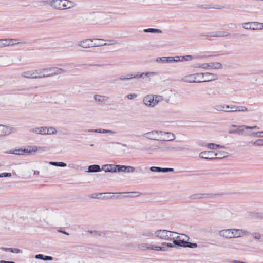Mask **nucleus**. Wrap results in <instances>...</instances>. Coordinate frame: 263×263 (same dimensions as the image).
Returning <instances> with one entry per match:
<instances>
[{"label": "nucleus", "mask_w": 263, "mask_h": 263, "mask_svg": "<svg viewBox=\"0 0 263 263\" xmlns=\"http://www.w3.org/2000/svg\"><path fill=\"white\" fill-rule=\"evenodd\" d=\"M47 149L46 147H37L36 146H29L27 147V148L23 149L19 148L16 149L13 151H10V152H8L7 153L13 154L15 155H22L24 153H31L32 152H35L37 151H45Z\"/></svg>", "instance_id": "obj_3"}, {"label": "nucleus", "mask_w": 263, "mask_h": 263, "mask_svg": "<svg viewBox=\"0 0 263 263\" xmlns=\"http://www.w3.org/2000/svg\"><path fill=\"white\" fill-rule=\"evenodd\" d=\"M228 107V105L226 104H217L214 107V109L219 112H229L228 110L225 109V108Z\"/></svg>", "instance_id": "obj_23"}, {"label": "nucleus", "mask_w": 263, "mask_h": 263, "mask_svg": "<svg viewBox=\"0 0 263 263\" xmlns=\"http://www.w3.org/2000/svg\"><path fill=\"white\" fill-rule=\"evenodd\" d=\"M201 76L199 73L189 74L184 76L181 79V81L185 83H202L200 80H197V77Z\"/></svg>", "instance_id": "obj_8"}, {"label": "nucleus", "mask_w": 263, "mask_h": 263, "mask_svg": "<svg viewBox=\"0 0 263 263\" xmlns=\"http://www.w3.org/2000/svg\"><path fill=\"white\" fill-rule=\"evenodd\" d=\"M50 4L53 8L57 10L70 9L75 6V4L69 0H52Z\"/></svg>", "instance_id": "obj_2"}, {"label": "nucleus", "mask_w": 263, "mask_h": 263, "mask_svg": "<svg viewBox=\"0 0 263 263\" xmlns=\"http://www.w3.org/2000/svg\"><path fill=\"white\" fill-rule=\"evenodd\" d=\"M125 165H117V166H116L117 167V172H125Z\"/></svg>", "instance_id": "obj_52"}, {"label": "nucleus", "mask_w": 263, "mask_h": 263, "mask_svg": "<svg viewBox=\"0 0 263 263\" xmlns=\"http://www.w3.org/2000/svg\"><path fill=\"white\" fill-rule=\"evenodd\" d=\"M157 73L155 72H142L141 73H138L136 74V76H137V78H144V77H150V76H154L156 75Z\"/></svg>", "instance_id": "obj_29"}, {"label": "nucleus", "mask_w": 263, "mask_h": 263, "mask_svg": "<svg viewBox=\"0 0 263 263\" xmlns=\"http://www.w3.org/2000/svg\"><path fill=\"white\" fill-rule=\"evenodd\" d=\"M184 248H195L197 247V244L196 243L190 242H188V241H187V242L185 244V246H184Z\"/></svg>", "instance_id": "obj_44"}, {"label": "nucleus", "mask_w": 263, "mask_h": 263, "mask_svg": "<svg viewBox=\"0 0 263 263\" xmlns=\"http://www.w3.org/2000/svg\"><path fill=\"white\" fill-rule=\"evenodd\" d=\"M46 127H38L31 128L30 132L36 134L45 135Z\"/></svg>", "instance_id": "obj_21"}, {"label": "nucleus", "mask_w": 263, "mask_h": 263, "mask_svg": "<svg viewBox=\"0 0 263 263\" xmlns=\"http://www.w3.org/2000/svg\"><path fill=\"white\" fill-rule=\"evenodd\" d=\"M7 47L10 46H14L18 44H26L27 42L25 41H21L16 39H7Z\"/></svg>", "instance_id": "obj_17"}, {"label": "nucleus", "mask_w": 263, "mask_h": 263, "mask_svg": "<svg viewBox=\"0 0 263 263\" xmlns=\"http://www.w3.org/2000/svg\"><path fill=\"white\" fill-rule=\"evenodd\" d=\"M199 157L200 158L213 160L215 159V153L213 151H203L199 153Z\"/></svg>", "instance_id": "obj_14"}, {"label": "nucleus", "mask_w": 263, "mask_h": 263, "mask_svg": "<svg viewBox=\"0 0 263 263\" xmlns=\"http://www.w3.org/2000/svg\"><path fill=\"white\" fill-rule=\"evenodd\" d=\"M253 135L258 137H263V132H253Z\"/></svg>", "instance_id": "obj_55"}, {"label": "nucleus", "mask_w": 263, "mask_h": 263, "mask_svg": "<svg viewBox=\"0 0 263 263\" xmlns=\"http://www.w3.org/2000/svg\"><path fill=\"white\" fill-rule=\"evenodd\" d=\"M137 97V95L136 93H130L127 96V98L129 100H132Z\"/></svg>", "instance_id": "obj_56"}, {"label": "nucleus", "mask_w": 263, "mask_h": 263, "mask_svg": "<svg viewBox=\"0 0 263 263\" xmlns=\"http://www.w3.org/2000/svg\"><path fill=\"white\" fill-rule=\"evenodd\" d=\"M102 133H109V134H116V132H115V131H112V130H107V129H102Z\"/></svg>", "instance_id": "obj_59"}, {"label": "nucleus", "mask_w": 263, "mask_h": 263, "mask_svg": "<svg viewBox=\"0 0 263 263\" xmlns=\"http://www.w3.org/2000/svg\"><path fill=\"white\" fill-rule=\"evenodd\" d=\"M106 41L107 43L103 44H99L100 46H109L115 45L117 43V41L115 40H107Z\"/></svg>", "instance_id": "obj_40"}, {"label": "nucleus", "mask_w": 263, "mask_h": 263, "mask_svg": "<svg viewBox=\"0 0 263 263\" xmlns=\"http://www.w3.org/2000/svg\"><path fill=\"white\" fill-rule=\"evenodd\" d=\"M209 194H195L190 196V198L193 200L200 199L204 198H208L209 197Z\"/></svg>", "instance_id": "obj_27"}, {"label": "nucleus", "mask_w": 263, "mask_h": 263, "mask_svg": "<svg viewBox=\"0 0 263 263\" xmlns=\"http://www.w3.org/2000/svg\"><path fill=\"white\" fill-rule=\"evenodd\" d=\"M49 164L53 166H60V167H65L66 166L67 164L62 162H52L51 161L49 162Z\"/></svg>", "instance_id": "obj_37"}, {"label": "nucleus", "mask_w": 263, "mask_h": 263, "mask_svg": "<svg viewBox=\"0 0 263 263\" xmlns=\"http://www.w3.org/2000/svg\"><path fill=\"white\" fill-rule=\"evenodd\" d=\"M215 159H220L226 157L228 156V153L224 151H219L217 153H215Z\"/></svg>", "instance_id": "obj_32"}, {"label": "nucleus", "mask_w": 263, "mask_h": 263, "mask_svg": "<svg viewBox=\"0 0 263 263\" xmlns=\"http://www.w3.org/2000/svg\"><path fill=\"white\" fill-rule=\"evenodd\" d=\"M159 140L164 141H172L175 139V136L171 132H161Z\"/></svg>", "instance_id": "obj_11"}, {"label": "nucleus", "mask_w": 263, "mask_h": 263, "mask_svg": "<svg viewBox=\"0 0 263 263\" xmlns=\"http://www.w3.org/2000/svg\"><path fill=\"white\" fill-rule=\"evenodd\" d=\"M11 252L13 253H19L21 251L17 248H12Z\"/></svg>", "instance_id": "obj_61"}, {"label": "nucleus", "mask_w": 263, "mask_h": 263, "mask_svg": "<svg viewBox=\"0 0 263 263\" xmlns=\"http://www.w3.org/2000/svg\"><path fill=\"white\" fill-rule=\"evenodd\" d=\"M21 76L24 78L32 79V70L22 72Z\"/></svg>", "instance_id": "obj_34"}, {"label": "nucleus", "mask_w": 263, "mask_h": 263, "mask_svg": "<svg viewBox=\"0 0 263 263\" xmlns=\"http://www.w3.org/2000/svg\"><path fill=\"white\" fill-rule=\"evenodd\" d=\"M229 134H238L239 135H243L244 134V130L243 129H237L236 130H232L230 129L229 130Z\"/></svg>", "instance_id": "obj_43"}, {"label": "nucleus", "mask_w": 263, "mask_h": 263, "mask_svg": "<svg viewBox=\"0 0 263 263\" xmlns=\"http://www.w3.org/2000/svg\"><path fill=\"white\" fill-rule=\"evenodd\" d=\"M53 259V258L51 256H44V260H49V261H50V260H52Z\"/></svg>", "instance_id": "obj_63"}, {"label": "nucleus", "mask_w": 263, "mask_h": 263, "mask_svg": "<svg viewBox=\"0 0 263 263\" xmlns=\"http://www.w3.org/2000/svg\"><path fill=\"white\" fill-rule=\"evenodd\" d=\"M102 169L100 166L97 164L91 165L88 166V172L96 173L101 171Z\"/></svg>", "instance_id": "obj_26"}, {"label": "nucleus", "mask_w": 263, "mask_h": 263, "mask_svg": "<svg viewBox=\"0 0 263 263\" xmlns=\"http://www.w3.org/2000/svg\"><path fill=\"white\" fill-rule=\"evenodd\" d=\"M126 78H129V80H130L133 78H137V76L133 74H128L126 76Z\"/></svg>", "instance_id": "obj_62"}, {"label": "nucleus", "mask_w": 263, "mask_h": 263, "mask_svg": "<svg viewBox=\"0 0 263 263\" xmlns=\"http://www.w3.org/2000/svg\"><path fill=\"white\" fill-rule=\"evenodd\" d=\"M154 101L156 103V105L158 104L159 102L164 100V97L162 96L154 95Z\"/></svg>", "instance_id": "obj_41"}, {"label": "nucleus", "mask_w": 263, "mask_h": 263, "mask_svg": "<svg viewBox=\"0 0 263 263\" xmlns=\"http://www.w3.org/2000/svg\"><path fill=\"white\" fill-rule=\"evenodd\" d=\"M232 238L240 237L243 234V231L240 229H231Z\"/></svg>", "instance_id": "obj_24"}, {"label": "nucleus", "mask_w": 263, "mask_h": 263, "mask_svg": "<svg viewBox=\"0 0 263 263\" xmlns=\"http://www.w3.org/2000/svg\"><path fill=\"white\" fill-rule=\"evenodd\" d=\"M175 238L173 239V243L178 247H184L185 244L190 239L189 237L185 234H180V235H175Z\"/></svg>", "instance_id": "obj_6"}, {"label": "nucleus", "mask_w": 263, "mask_h": 263, "mask_svg": "<svg viewBox=\"0 0 263 263\" xmlns=\"http://www.w3.org/2000/svg\"><path fill=\"white\" fill-rule=\"evenodd\" d=\"M174 170L172 168H161V172H174Z\"/></svg>", "instance_id": "obj_54"}, {"label": "nucleus", "mask_w": 263, "mask_h": 263, "mask_svg": "<svg viewBox=\"0 0 263 263\" xmlns=\"http://www.w3.org/2000/svg\"><path fill=\"white\" fill-rule=\"evenodd\" d=\"M137 247L142 251H145L147 250H151V245L147 243H139L137 245Z\"/></svg>", "instance_id": "obj_30"}, {"label": "nucleus", "mask_w": 263, "mask_h": 263, "mask_svg": "<svg viewBox=\"0 0 263 263\" xmlns=\"http://www.w3.org/2000/svg\"><path fill=\"white\" fill-rule=\"evenodd\" d=\"M254 239H259L260 238V235L259 233H255L253 235Z\"/></svg>", "instance_id": "obj_64"}, {"label": "nucleus", "mask_w": 263, "mask_h": 263, "mask_svg": "<svg viewBox=\"0 0 263 263\" xmlns=\"http://www.w3.org/2000/svg\"><path fill=\"white\" fill-rule=\"evenodd\" d=\"M193 59V57L191 55L181 56V61H191Z\"/></svg>", "instance_id": "obj_49"}, {"label": "nucleus", "mask_w": 263, "mask_h": 263, "mask_svg": "<svg viewBox=\"0 0 263 263\" xmlns=\"http://www.w3.org/2000/svg\"><path fill=\"white\" fill-rule=\"evenodd\" d=\"M206 147L210 149H216L217 148H226V147L223 145H220L214 143H209L207 144Z\"/></svg>", "instance_id": "obj_31"}, {"label": "nucleus", "mask_w": 263, "mask_h": 263, "mask_svg": "<svg viewBox=\"0 0 263 263\" xmlns=\"http://www.w3.org/2000/svg\"><path fill=\"white\" fill-rule=\"evenodd\" d=\"M211 37H223L230 36L233 39H236L238 36H243L245 35L239 33H230L226 31H216L211 32Z\"/></svg>", "instance_id": "obj_5"}, {"label": "nucleus", "mask_w": 263, "mask_h": 263, "mask_svg": "<svg viewBox=\"0 0 263 263\" xmlns=\"http://www.w3.org/2000/svg\"><path fill=\"white\" fill-rule=\"evenodd\" d=\"M162 131H157L154 130L152 132H148L144 135L146 136V138L152 140H159L160 134Z\"/></svg>", "instance_id": "obj_16"}, {"label": "nucleus", "mask_w": 263, "mask_h": 263, "mask_svg": "<svg viewBox=\"0 0 263 263\" xmlns=\"http://www.w3.org/2000/svg\"><path fill=\"white\" fill-rule=\"evenodd\" d=\"M199 77L204 78V80H200L202 82H209L218 79V76L215 73L210 72L199 73Z\"/></svg>", "instance_id": "obj_10"}, {"label": "nucleus", "mask_w": 263, "mask_h": 263, "mask_svg": "<svg viewBox=\"0 0 263 263\" xmlns=\"http://www.w3.org/2000/svg\"><path fill=\"white\" fill-rule=\"evenodd\" d=\"M227 108H230L229 110V112H233L238 111V106H235L233 105H228Z\"/></svg>", "instance_id": "obj_42"}, {"label": "nucleus", "mask_w": 263, "mask_h": 263, "mask_svg": "<svg viewBox=\"0 0 263 263\" xmlns=\"http://www.w3.org/2000/svg\"><path fill=\"white\" fill-rule=\"evenodd\" d=\"M111 167L110 168V172H117V167L116 166H117V165H114V164H111Z\"/></svg>", "instance_id": "obj_60"}, {"label": "nucleus", "mask_w": 263, "mask_h": 263, "mask_svg": "<svg viewBox=\"0 0 263 263\" xmlns=\"http://www.w3.org/2000/svg\"><path fill=\"white\" fill-rule=\"evenodd\" d=\"M154 234L156 237L159 239L166 240H173V239L175 238V235H177L178 233L166 230H159L156 231Z\"/></svg>", "instance_id": "obj_4"}, {"label": "nucleus", "mask_w": 263, "mask_h": 263, "mask_svg": "<svg viewBox=\"0 0 263 263\" xmlns=\"http://www.w3.org/2000/svg\"><path fill=\"white\" fill-rule=\"evenodd\" d=\"M219 235L220 237H223L226 239L232 238V233L230 229H224L219 231Z\"/></svg>", "instance_id": "obj_18"}, {"label": "nucleus", "mask_w": 263, "mask_h": 263, "mask_svg": "<svg viewBox=\"0 0 263 263\" xmlns=\"http://www.w3.org/2000/svg\"><path fill=\"white\" fill-rule=\"evenodd\" d=\"M172 59H173V57H159V58H157L156 59V61L157 62H160V63H172Z\"/></svg>", "instance_id": "obj_25"}, {"label": "nucleus", "mask_w": 263, "mask_h": 263, "mask_svg": "<svg viewBox=\"0 0 263 263\" xmlns=\"http://www.w3.org/2000/svg\"><path fill=\"white\" fill-rule=\"evenodd\" d=\"M40 78L51 77L54 76L65 73L66 71L57 67H50L39 69Z\"/></svg>", "instance_id": "obj_1"}, {"label": "nucleus", "mask_w": 263, "mask_h": 263, "mask_svg": "<svg viewBox=\"0 0 263 263\" xmlns=\"http://www.w3.org/2000/svg\"><path fill=\"white\" fill-rule=\"evenodd\" d=\"M154 95H148L144 97L143 102L145 105L149 107H154L156 105V103L154 101Z\"/></svg>", "instance_id": "obj_13"}, {"label": "nucleus", "mask_w": 263, "mask_h": 263, "mask_svg": "<svg viewBox=\"0 0 263 263\" xmlns=\"http://www.w3.org/2000/svg\"><path fill=\"white\" fill-rule=\"evenodd\" d=\"M161 149L163 151H189L190 149L188 147L171 146H164Z\"/></svg>", "instance_id": "obj_22"}, {"label": "nucleus", "mask_w": 263, "mask_h": 263, "mask_svg": "<svg viewBox=\"0 0 263 263\" xmlns=\"http://www.w3.org/2000/svg\"><path fill=\"white\" fill-rule=\"evenodd\" d=\"M7 47V39H0V48Z\"/></svg>", "instance_id": "obj_47"}, {"label": "nucleus", "mask_w": 263, "mask_h": 263, "mask_svg": "<svg viewBox=\"0 0 263 263\" xmlns=\"http://www.w3.org/2000/svg\"><path fill=\"white\" fill-rule=\"evenodd\" d=\"M125 172L133 173L135 171V168L131 166H125Z\"/></svg>", "instance_id": "obj_48"}, {"label": "nucleus", "mask_w": 263, "mask_h": 263, "mask_svg": "<svg viewBox=\"0 0 263 263\" xmlns=\"http://www.w3.org/2000/svg\"><path fill=\"white\" fill-rule=\"evenodd\" d=\"M151 250H154L156 251H164L165 248L160 247V246H156L151 245Z\"/></svg>", "instance_id": "obj_45"}, {"label": "nucleus", "mask_w": 263, "mask_h": 263, "mask_svg": "<svg viewBox=\"0 0 263 263\" xmlns=\"http://www.w3.org/2000/svg\"><path fill=\"white\" fill-rule=\"evenodd\" d=\"M11 176V174L10 173H2L0 174V177H7Z\"/></svg>", "instance_id": "obj_58"}, {"label": "nucleus", "mask_w": 263, "mask_h": 263, "mask_svg": "<svg viewBox=\"0 0 263 263\" xmlns=\"http://www.w3.org/2000/svg\"><path fill=\"white\" fill-rule=\"evenodd\" d=\"M140 235L141 236L151 237L153 236V233L150 231L146 230L140 232Z\"/></svg>", "instance_id": "obj_36"}, {"label": "nucleus", "mask_w": 263, "mask_h": 263, "mask_svg": "<svg viewBox=\"0 0 263 263\" xmlns=\"http://www.w3.org/2000/svg\"><path fill=\"white\" fill-rule=\"evenodd\" d=\"M39 76H40L39 74V69L32 70V79H41L40 77H39Z\"/></svg>", "instance_id": "obj_38"}, {"label": "nucleus", "mask_w": 263, "mask_h": 263, "mask_svg": "<svg viewBox=\"0 0 263 263\" xmlns=\"http://www.w3.org/2000/svg\"><path fill=\"white\" fill-rule=\"evenodd\" d=\"M251 145L255 146H263V139H259L256 140L255 141L249 142L247 145L250 146Z\"/></svg>", "instance_id": "obj_28"}, {"label": "nucleus", "mask_w": 263, "mask_h": 263, "mask_svg": "<svg viewBox=\"0 0 263 263\" xmlns=\"http://www.w3.org/2000/svg\"><path fill=\"white\" fill-rule=\"evenodd\" d=\"M203 69H219L222 68V65L219 62H211L209 63L202 64Z\"/></svg>", "instance_id": "obj_15"}, {"label": "nucleus", "mask_w": 263, "mask_h": 263, "mask_svg": "<svg viewBox=\"0 0 263 263\" xmlns=\"http://www.w3.org/2000/svg\"><path fill=\"white\" fill-rule=\"evenodd\" d=\"M57 131L54 127H46L45 134L53 135L57 134Z\"/></svg>", "instance_id": "obj_35"}, {"label": "nucleus", "mask_w": 263, "mask_h": 263, "mask_svg": "<svg viewBox=\"0 0 263 263\" xmlns=\"http://www.w3.org/2000/svg\"><path fill=\"white\" fill-rule=\"evenodd\" d=\"M111 164H105L102 166V170H104L105 172H110V168L111 167Z\"/></svg>", "instance_id": "obj_46"}, {"label": "nucleus", "mask_w": 263, "mask_h": 263, "mask_svg": "<svg viewBox=\"0 0 263 263\" xmlns=\"http://www.w3.org/2000/svg\"><path fill=\"white\" fill-rule=\"evenodd\" d=\"M94 40L104 41V40L101 39H84L78 42V45L83 48H88L89 47H98L100 46L99 44H93L92 42Z\"/></svg>", "instance_id": "obj_7"}, {"label": "nucleus", "mask_w": 263, "mask_h": 263, "mask_svg": "<svg viewBox=\"0 0 263 263\" xmlns=\"http://www.w3.org/2000/svg\"><path fill=\"white\" fill-rule=\"evenodd\" d=\"M242 25L243 28L246 29H250L253 30L261 29V23H258L257 22L244 23H242Z\"/></svg>", "instance_id": "obj_9"}, {"label": "nucleus", "mask_w": 263, "mask_h": 263, "mask_svg": "<svg viewBox=\"0 0 263 263\" xmlns=\"http://www.w3.org/2000/svg\"><path fill=\"white\" fill-rule=\"evenodd\" d=\"M151 172H161V167L157 166H152L149 168Z\"/></svg>", "instance_id": "obj_53"}, {"label": "nucleus", "mask_w": 263, "mask_h": 263, "mask_svg": "<svg viewBox=\"0 0 263 263\" xmlns=\"http://www.w3.org/2000/svg\"><path fill=\"white\" fill-rule=\"evenodd\" d=\"M103 193H96V194H92L90 195V197L92 198H96V199H100V196L102 195ZM106 194H111V193H107Z\"/></svg>", "instance_id": "obj_50"}, {"label": "nucleus", "mask_w": 263, "mask_h": 263, "mask_svg": "<svg viewBox=\"0 0 263 263\" xmlns=\"http://www.w3.org/2000/svg\"><path fill=\"white\" fill-rule=\"evenodd\" d=\"M175 96V92L174 91L172 90H169L166 93L165 97L164 98V100H165L167 103L171 102Z\"/></svg>", "instance_id": "obj_20"}, {"label": "nucleus", "mask_w": 263, "mask_h": 263, "mask_svg": "<svg viewBox=\"0 0 263 263\" xmlns=\"http://www.w3.org/2000/svg\"><path fill=\"white\" fill-rule=\"evenodd\" d=\"M182 62L181 61V56H175L173 57V59H172V62Z\"/></svg>", "instance_id": "obj_51"}, {"label": "nucleus", "mask_w": 263, "mask_h": 263, "mask_svg": "<svg viewBox=\"0 0 263 263\" xmlns=\"http://www.w3.org/2000/svg\"><path fill=\"white\" fill-rule=\"evenodd\" d=\"M248 109L245 106H238V111L239 112H245L247 111Z\"/></svg>", "instance_id": "obj_57"}, {"label": "nucleus", "mask_w": 263, "mask_h": 263, "mask_svg": "<svg viewBox=\"0 0 263 263\" xmlns=\"http://www.w3.org/2000/svg\"><path fill=\"white\" fill-rule=\"evenodd\" d=\"M14 131V128L0 124V137L6 136Z\"/></svg>", "instance_id": "obj_12"}, {"label": "nucleus", "mask_w": 263, "mask_h": 263, "mask_svg": "<svg viewBox=\"0 0 263 263\" xmlns=\"http://www.w3.org/2000/svg\"><path fill=\"white\" fill-rule=\"evenodd\" d=\"M144 32H151V33H162V31L160 29H154V28H148V29H145L144 30Z\"/></svg>", "instance_id": "obj_39"}, {"label": "nucleus", "mask_w": 263, "mask_h": 263, "mask_svg": "<svg viewBox=\"0 0 263 263\" xmlns=\"http://www.w3.org/2000/svg\"><path fill=\"white\" fill-rule=\"evenodd\" d=\"M119 194H128V195L125 196H124L125 197H137L140 195V193L138 192H122V193H119Z\"/></svg>", "instance_id": "obj_33"}, {"label": "nucleus", "mask_w": 263, "mask_h": 263, "mask_svg": "<svg viewBox=\"0 0 263 263\" xmlns=\"http://www.w3.org/2000/svg\"><path fill=\"white\" fill-rule=\"evenodd\" d=\"M94 99L99 104H104L109 99V98L105 96L95 95L94 96Z\"/></svg>", "instance_id": "obj_19"}]
</instances>
